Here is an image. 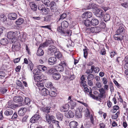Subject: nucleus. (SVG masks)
<instances>
[{"instance_id": "4d7b16f0", "label": "nucleus", "mask_w": 128, "mask_h": 128, "mask_svg": "<svg viewBox=\"0 0 128 128\" xmlns=\"http://www.w3.org/2000/svg\"><path fill=\"white\" fill-rule=\"evenodd\" d=\"M111 92H113L114 90V88L113 85V83L112 82H110L109 84Z\"/></svg>"}, {"instance_id": "5fc2aeb1", "label": "nucleus", "mask_w": 128, "mask_h": 128, "mask_svg": "<svg viewBox=\"0 0 128 128\" xmlns=\"http://www.w3.org/2000/svg\"><path fill=\"white\" fill-rule=\"evenodd\" d=\"M83 51H84V57L86 58L88 54V50L86 48L83 49Z\"/></svg>"}, {"instance_id": "a878e982", "label": "nucleus", "mask_w": 128, "mask_h": 128, "mask_svg": "<svg viewBox=\"0 0 128 128\" xmlns=\"http://www.w3.org/2000/svg\"><path fill=\"white\" fill-rule=\"evenodd\" d=\"M52 77L55 80H58L60 78L61 76L59 73H56L52 74Z\"/></svg>"}, {"instance_id": "412c9836", "label": "nucleus", "mask_w": 128, "mask_h": 128, "mask_svg": "<svg viewBox=\"0 0 128 128\" xmlns=\"http://www.w3.org/2000/svg\"><path fill=\"white\" fill-rule=\"evenodd\" d=\"M29 4L32 10L34 11L36 10L37 6L33 2H30Z\"/></svg>"}, {"instance_id": "c85d7f7f", "label": "nucleus", "mask_w": 128, "mask_h": 128, "mask_svg": "<svg viewBox=\"0 0 128 128\" xmlns=\"http://www.w3.org/2000/svg\"><path fill=\"white\" fill-rule=\"evenodd\" d=\"M92 25L96 26L98 25L99 23V21L96 18H93L91 20Z\"/></svg>"}, {"instance_id": "2eb2a0df", "label": "nucleus", "mask_w": 128, "mask_h": 128, "mask_svg": "<svg viewBox=\"0 0 128 128\" xmlns=\"http://www.w3.org/2000/svg\"><path fill=\"white\" fill-rule=\"evenodd\" d=\"M54 117L52 115L50 116L48 114H46V121L49 124H50L51 122V120H52L54 118Z\"/></svg>"}, {"instance_id": "0eeeda50", "label": "nucleus", "mask_w": 128, "mask_h": 128, "mask_svg": "<svg viewBox=\"0 0 128 128\" xmlns=\"http://www.w3.org/2000/svg\"><path fill=\"white\" fill-rule=\"evenodd\" d=\"M53 41L51 38H48L46 40V41L43 44L40 45V47L44 48L50 44H53Z\"/></svg>"}, {"instance_id": "09e8293b", "label": "nucleus", "mask_w": 128, "mask_h": 128, "mask_svg": "<svg viewBox=\"0 0 128 128\" xmlns=\"http://www.w3.org/2000/svg\"><path fill=\"white\" fill-rule=\"evenodd\" d=\"M45 85L46 87L49 88L53 86V84L51 82H46Z\"/></svg>"}, {"instance_id": "ddd939ff", "label": "nucleus", "mask_w": 128, "mask_h": 128, "mask_svg": "<svg viewBox=\"0 0 128 128\" xmlns=\"http://www.w3.org/2000/svg\"><path fill=\"white\" fill-rule=\"evenodd\" d=\"M23 98L20 96H14L13 98L14 101L16 102H20L23 100Z\"/></svg>"}, {"instance_id": "3c124183", "label": "nucleus", "mask_w": 128, "mask_h": 128, "mask_svg": "<svg viewBox=\"0 0 128 128\" xmlns=\"http://www.w3.org/2000/svg\"><path fill=\"white\" fill-rule=\"evenodd\" d=\"M28 68L31 71H32L34 67L33 64L31 61L29 62L28 64Z\"/></svg>"}, {"instance_id": "a211bd4d", "label": "nucleus", "mask_w": 128, "mask_h": 128, "mask_svg": "<svg viewBox=\"0 0 128 128\" xmlns=\"http://www.w3.org/2000/svg\"><path fill=\"white\" fill-rule=\"evenodd\" d=\"M8 17L9 19L14 20L16 18L17 15L15 13H11L8 14Z\"/></svg>"}, {"instance_id": "f3484780", "label": "nucleus", "mask_w": 128, "mask_h": 128, "mask_svg": "<svg viewBox=\"0 0 128 128\" xmlns=\"http://www.w3.org/2000/svg\"><path fill=\"white\" fill-rule=\"evenodd\" d=\"M27 111V109L26 108H21L18 112V114L20 116H23L25 113Z\"/></svg>"}, {"instance_id": "a19ab883", "label": "nucleus", "mask_w": 128, "mask_h": 128, "mask_svg": "<svg viewBox=\"0 0 128 128\" xmlns=\"http://www.w3.org/2000/svg\"><path fill=\"white\" fill-rule=\"evenodd\" d=\"M49 94L51 96L54 97L57 95V93L54 91L51 90L49 91Z\"/></svg>"}, {"instance_id": "bf43d9fd", "label": "nucleus", "mask_w": 128, "mask_h": 128, "mask_svg": "<svg viewBox=\"0 0 128 128\" xmlns=\"http://www.w3.org/2000/svg\"><path fill=\"white\" fill-rule=\"evenodd\" d=\"M86 82H82V81L80 82L81 86L82 88H85L87 86V85L86 84Z\"/></svg>"}, {"instance_id": "603ef678", "label": "nucleus", "mask_w": 128, "mask_h": 128, "mask_svg": "<svg viewBox=\"0 0 128 128\" xmlns=\"http://www.w3.org/2000/svg\"><path fill=\"white\" fill-rule=\"evenodd\" d=\"M34 118L37 121L40 118V116L38 112H37L36 114L33 116Z\"/></svg>"}, {"instance_id": "9b49d317", "label": "nucleus", "mask_w": 128, "mask_h": 128, "mask_svg": "<svg viewBox=\"0 0 128 128\" xmlns=\"http://www.w3.org/2000/svg\"><path fill=\"white\" fill-rule=\"evenodd\" d=\"M34 85H36L38 87L40 90H42L44 88L42 82H38L34 83Z\"/></svg>"}, {"instance_id": "774afa93", "label": "nucleus", "mask_w": 128, "mask_h": 128, "mask_svg": "<svg viewBox=\"0 0 128 128\" xmlns=\"http://www.w3.org/2000/svg\"><path fill=\"white\" fill-rule=\"evenodd\" d=\"M114 82L118 88H120L121 87V85L119 84L116 80H114Z\"/></svg>"}, {"instance_id": "0e129e2a", "label": "nucleus", "mask_w": 128, "mask_h": 128, "mask_svg": "<svg viewBox=\"0 0 128 128\" xmlns=\"http://www.w3.org/2000/svg\"><path fill=\"white\" fill-rule=\"evenodd\" d=\"M70 107V105L68 104V102L67 104H66L64 105V110L66 111L68 110Z\"/></svg>"}, {"instance_id": "1a4fd4ad", "label": "nucleus", "mask_w": 128, "mask_h": 128, "mask_svg": "<svg viewBox=\"0 0 128 128\" xmlns=\"http://www.w3.org/2000/svg\"><path fill=\"white\" fill-rule=\"evenodd\" d=\"M64 115L68 118H72L74 115V113L72 111H66L64 110Z\"/></svg>"}, {"instance_id": "dca6fc26", "label": "nucleus", "mask_w": 128, "mask_h": 128, "mask_svg": "<svg viewBox=\"0 0 128 128\" xmlns=\"http://www.w3.org/2000/svg\"><path fill=\"white\" fill-rule=\"evenodd\" d=\"M125 31V30L124 28L122 26H120L117 30L116 33L118 34L122 35L124 33Z\"/></svg>"}, {"instance_id": "423d86ee", "label": "nucleus", "mask_w": 128, "mask_h": 128, "mask_svg": "<svg viewBox=\"0 0 128 128\" xmlns=\"http://www.w3.org/2000/svg\"><path fill=\"white\" fill-rule=\"evenodd\" d=\"M13 43L12 48V51H15L18 50L20 48V44L17 41L13 42Z\"/></svg>"}, {"instance_id": "37998d69", "label": "nucleus", "mask_w": 128, "mask_h": 128, "mask_svg": "<svg viewBox=\"0 0 128 128\" xmlns=\"http://www.w3.org/2000/svg\"><path fill=\"white\" fill-rule=\"evenodd\" d=\"M72 31L70 30H68L65 32H64V36H70L72 34Z\"/></svg>"}, {"instance_id": "69168bd1", "label": "nucleus", "mask_w": 128, "mask_h": 128, "mask_svg": "<svg viewBox=\"0 0 128 128\" xmlns=\"http://www.w3.org/2000/svg\"><path fill=\"white\" fill-rule=\"evenodd\" d=\"M20 58H18L14 59L13 61L15 63H16L18 62L20 60Z\"/></svg>"}, {"instance_id": "79ce46f5", "label": "nucleus", "mask_w": 128, "mask_h": 128, "mask_svg": "<svg viewBox=\"0 0 128 128\" xmlns=\"http://www.w3.org/2000/svg\"><path fill=\"white\" fill-rule=\"evenodd\" d=\"M54 55L58 58H61L62 56V55L59 52H56L54 53Z\"/></svg>"}, {"instance_id": "7ed1b4c3", "label": "nucleus", "mask_w": 128, "mask_h": 128, "mask_svg": "<svg viewBox=\"0 0 128 128\" xmlns=\"http://www.w3.org/2000/svg\"><path fill=\"white\" fill-rule=\"evenodd\" d=\"M98 90L100 93H99L98 95V96H95L94 95L92 94L91 92H90L89 93V94L90 95L91 97L97 100L100 101L101 100V98H102L104 95H105L106 92L103 88H100Z\"/></svg>"}, {"instance_id": "9d476101", "label": "nucleus", "mask_w": 128, "mask_h": 128, "mask_svg": "<svg viewBox=\"0 0 128 128\" xmlns=\"http://www.w3.org/2000/svg\"><path fill=\"white\" fill-rule=\"evenodd\" d=\"M56 57H51L48 60V63L50 65H53L56 63Z\"/></svg>"}, {"instance_id": "b1692460", "label": "nucleus", "mask_w": 128, "mask_h": 128, "mask_svg": "<svg viewBox=\"0 0 128 128\" xmlns=\"http://www.w3.org/2000/svg\"><path fill=\"white\" fill-rule=\"evenodd\" d=\"M50 106H46L45 107H42L40 110L44 112L47 113H48L50 112Z\"/></svg>"}, {"instance_id": "864d4df0", "label": "nucleus", "mask_w": 128, "mask_h": 128, "mask_svg": "<svg viewBox=\"0 0 128 128\" xmlns=\"http://www.w3.org/2000/svg\"><path fill=\"white\" fill-rule=\"evenodd\" d=\"M94 4H88L86 7V9L87 10L90 9L91 8H94Z\"/></svg>"}, {"instance_id": "f257e3e1", "label": "nucleus", "mask_w": 128, "mask_h": 128, "mask_svg": "<svg viewBox=\"0 0 128 128\" xmlns=\"http://www.w3.org/2000/svg\"><path fill=\"white\" fill-rule=\"evenodd\" d=\"M26 34L20 33L19 31L10 32L7 33V37L10 39V43H13V42L17 41V38L20 40L23 41L26 39Z\"/></svg>"}, {"instance_id": "5701e85b", "label": "nucleus", "mask_w": 128, "mask_h": 128, "mask_svg": "<svg viewBox=\"0 0 128 128\" xmlns=\"http://www.w3.org/2000/svg\"><path fill=\"white\" fill-rule=\"evenodd\" d=\"M83 23L86 26L88 27L91 26L92 25L91 21L88 20H84Z\"/></svg>"}, {"instance_id": "cd10ccee", "label": "nucleus", "mask_w": 128, "mask_h": 128, "mask_svg": "<svg viewBox=\"0 0 128 128\" xmlns=\"http://www.w3.org/2000/svg\"><path fill=\"white\" fill-rule=\"evenodd\" d=\"M42 47H40V46L37 50V55L39 56H42L44 53V51L41 48H42Z\"/></svg>"}, {"instance_id": "4468645a", "label": "nucleus", "mask_w": 128, "mask_h": 128, "mask_svg": "<svg viewBox=\"0 0 128 128\" xmlns=\"http://www.w3.org/2000/svg\"><path fill=\"white\" fill-rule=\"evenodd\" d=\"M56 50V48L54 46L50 45L48 47V52L50 54L54 53Z\"/></svg>"}, {"instance_id": "39448f33", "label": "nucleus", "mask_w": 128, "mask_h": 128, "mask_svg": "<svg viewBox=\"0 0 128 128\" xmlns=\"http://www.w3.org/2000/svg\"><path fill=\"white\" fill-rule=\"evenodd\" d=\"M64 62L61 61L60 63L58 66H55L54 67L55 70L56 71L62 72L64 71Z\"/></svg>"}, {"instance_id": "f03ea898", "label": "nucleus", "mask_w": 128, "mask_h": 128, "mask_svg": "<svg viewBox=\"0 0 128 128\" xmlns=\"http://www.w3.org/2000/svg\"><path fill=\"white\" fill-rule=\"evenodd\" d=\"M33 74H34V83L38 82H42V80L46 79L45 76L42 74L39 70H33Z\"/></svg>"}, {"instance_id": "6e6552de", "label": "nucleus", "mask_w": 128, "mask_h": 128, "mask_svg": "<svg viewBox=\"0 0 128 128\" xmlns=\"http://www.w3.org/2000/svg\"><path fill=\"white\" fill-rule=\"evenodd\" d=\"M90 32L92 33H98L101 30V28L99 26H95L90 28Z\"/></svg>"}, {"instance_id": "473e14b6", "label": "nucleus", "mask_w": 128, "mask_h": 128, "mask_svg": "<svg viewBox=\"0 0 128 128\" xmlns=\"http://www.w3.org/2000/svg\"><path fill=\"white\" fill-rule=\"evenodd\" d=\"M42 90V94L44 96H46L49 94V91L46 88H44Z\"/></svg>"}, {"instance_id": "680f3d73", "label": "nucleus", "mask_w": 128, "mask_h": 128, "mask_svg": "<svg viewBox=\"0 0 128 128\" xmlns=\"http://www.w3.org/2000/svg\"><path fill=\"white\" fill-rule=\"evenodd\" d=\"M37 121L34 118L33 116H32L30 120V122L32 123H34Z\"/></svg>"}, {"instance_id": "49530a36", "label": "nucleus", "mask_w": 128, "mask_h": 128, "mask_svg": "<svg viewBox=\"0 0 128 128\" xmlns=\"http://www.w3.org/2000/svg\"><path fill=\"white\" fill-rule=\"evenodd\" d=\"M6 74L3 71H0V79H3L5 77Z\"/></svg>"}, {"instance_id": "6ab92c4d", "label": "nucleus", "mask_w": 128, "mask_h": 128, "mask_svg": "<svg viewBox=\"0 0 128 128\" xmlns=\"http://www.w3.org/2000/svg\"><path fill=\"white\" fill-rule=\"evenodd\" d=\"M114 39L117 40L122 41L123 39V36L119 34H118L116 33L114 35Z\"/></svg>"}, {"instance_id": "72a5a7b5", "label": "nucleus", "mask_w": 128, "mask_h": 128, "mask_svg": "<svg viewBox=\"0 0 128 128\" xmlns=\"http://www.w3.org/2000/svg\"><path fill=\"white\" fill-rule=\"evenodd\" d=\"M91 69L93 71V72H94L96 73H98L100 70L99 68L98 67H95L94 65L92 66Z\"/></svg>"}, {"instance_id": "c9c22d12", "label": "nucleus", "mask_w": 128, "mask_h": 128, "mask_svg": "<svg viewBox=\"0 0 128 128\" xmlns=\"http://www.w3.org/2000/svg\"><path fill=\"white\" fill-rule=\"evenodd\" d=\"M49 11L50 9L49 8H45L44 7L40 13L43 14H47L49 12Z\"/></svg>"}, {"instance_id": "e433bc0d", "label": "nucleus", "mask_w": 128, "mask_h": 128, "mask_svg": "<svg viewBox=\"0 0 128 128\" xmlns=\"http://www.w3.org/2000/svg\"><path fill=\"white\" fill-rule=\"evenodd\" d=\"M0 19L2 22H4L6 20L7 18L5 14H2L0 16Z\"/></svg>"}, {"instance_id": "e2e57ef3", "label": "nucleus", "mask_w": 128, "mask_h": 128, "mask_svg": "<svg viewBox=\"0 0 128 128\" xmlns=\"http://www.w3.org/2000/svg\"><path fill=\"white\" fill-rule=\"evenodd\" d=\"M7 91V89L6 88H3L0 90L1 93L2 94H4Z\"/></svg>"}, {"instance_id": "a18cd8bd", "label": "nucleus", "mask_w": 128, "mask_h": 128, "mask_svg": "<svg viewBox=\"0 0 128 128\" xmlns=\"http://www.w3.org/2000/svg\"><path fill=\"white\" fill-rule=\"evenodd\" d=\"M94 78V76L92 74H90L87 76L88 80H93Z\"/></svg>"}, {"instance_id": "8fccbe9b", "label": "nucleus", "mask_w": 128, "mask_h": 128, "mask_svg": "<svg viewBox=\"0 0 128 128\" xmlns=\"http://www.w3.org/2000/svg\"><path fill=\"white\" fill-rule=\"evenodd\" d=\"M120 114V112H118L116 114L113 115L112 117V119H116L118 117V116Z\"/></svg>"}, {"instance_id": "4be33fe9", "label": "nucleus", "mask_w": 128, "mask_h": 128, "mask_svg": "<svg viewBox=\"0 0 128 128\" xmlns=\"http://www.w3.org/2000/svg\"><path fill=\"white\" fill-rule=\"evenodd\" d=\"M68 104L69 105H70V108L72 110L74 109L76 105V103L74 102H73L72 100L68 102Z\"/></svg>"}, {"instance_id": "7c9ffc66", "label": "nucleus", "mask_w": 128, "mask_h": 128, "mask_svg": "<svg viewBox=\"0 0 128 128\" xmlns=\"http://www.w3.org/2000/svg\"><path fill=\"white\" fill-rule=\"evenodd\" d=\"M0 41V44L4 46L6 45L8 43V40L6 38L2 39Z\"/></svg>"}, {"instance_id": "2f4dec72", "label": "nucleus", "mask_w": 128, "mask_h": 128, "mask_svg": "<svg viewBox=\"0 0 128 128\" xmlns=\"http://www.w3.org/2000/svg\"><path fill=\"white\" fill-rule=\"evenodd\" d=\"M7 106L8 108L12 109H14L16 108V106L11 101H9L8 102Z\"/></svg>"}, {"instance_id": "4c0bfd02", "label": "nucleus", "mask_w": 128, "mask_h": 128, "mask_svg": "<svg viewBox=\"0 0 128 128\" xmlns=\"http://www.w3.org/2000/svg\"><path fill=\"white\" fill-rule=\"evenodd\" d=\"M52 16L48 15L46 17L43 18L42 20L46 22H49L52 19Z\"/></svg>"}, {"instance_id": "338daca9", "label": "nucleus", "mask_w": 128, "mask_h": 128, "mask_svg": "<svg viewBox=\"0 0 128 128\" xmlns=\"http://www.w3.org/2000/svg\"><path fill=\"white\" fill-rule=\"evenodd\" d=\"M18 117V115L17 114V113L16 112H15L13 115L12 116L11 118V119H15L16 118Z\"/></svg>"}, {"instance_id": "6e6d98bb", "label": "nucleus", "mask_w": 128, "mask_h": 128, "mask_svg": "<svg viewBox=\"0 0 128 128\" xmlns=\"http://www.w3.org/2000/svg\"><path fill=\"white\" fill-rule=\"evenodd\" d=\"M96 86L97 88H100L102 86V84L100 82H97L96 84Z\"/></svg>"}, {"instance_id": "aec40b11", "label": "nucleus", "mask_w": 128, "mask_h": 128, "mask_svg": "<svg viewBox=\"0 0 128 128\" xmlns=\"http://www.w3.org/2000/svg\"><path fill=\"white\" fill-rule=\"evenodd\" d=\"M78 123L74 121L71 122L70 123V128H77L78 126Z\"/></svg>"}, {"instance_id": "052dcab7", "label": "nucleus", "mask_w": 128, "mask_h": 128, "mask_svg": "<svg viewBox=\"0 0 128 128\" xmlns=\"http://www.w3.org/2000/svg\"><path fill=\"white\" fill-rule=\"evenodd\" d=\"M99 126L100 128H106V124L103 122L100 123Z\"/></svg>"}, {"instance_id": "13d9d810", "label": "nucleus", "mask_w": 128, "mask_h": 128, "mask_svg": "<svg viewBox=\"0 0 128 128\" xmlns=\"http://www.w3.org/2000/svg\"><path fill=\"white\" fill-rule=\"evenodd\" d=\"M44 5H39L38 6V10H40V13L41 12L42 10L44 8Z\"/></svg>"}, {"instance_id": "bb28decb", "label": "nucleus", "mask_w": 128, "mask_h": 128, "mask_svg": "<svg viewBox=\"0 0 128 128\" xmlns=\"http://www.w3.org/2000/svg\"><path fill=\"white\" fill-rule=\"evenodd\" d=\"M64 68H65V73L67 75H69L70 74V68L68 67V64L65 62Z\"/></svg>"}, {"instance_id": "ea45409f", "label": "nucleus", "mask_w": 128, "mask_h": 128, "mask_svg": "<svg viewBox=\"0 0 128 128\" xmlns=\"http://www.w3.org/2000/svg\"><path fill=\"white\" fill-rule=\"evenodd\" d=\"M31 102V100L28 98L25 97L24 99V102L25 104L29 105L30 104Z\"/></svg>"}, {"instance_id": "58836bf2", "label": "nucleus", "mask_w": 128, "mask_h": 128, "mask_svg": "<svg viewBox=\"0 0 128 128\" xmlns=\"http://www.w3.org/2000/svg\"><path fill=\"white\" fill-rule=\"evenodd\" d=\"M110 16L108 14H106L104 16V20L105 22L109 20L110 18Z\"/></svg>"}, {"instance_id": "f8f14e48", "label": "nucleus", "mask_w": 128, "mask_h": 128, "mask_svg": "<svg viewBox=\"0 0 128 128\" xmlns=\"http://www.w3.org/2000/svg\"><path fill=\"white\" fill-rule=\"evenodd\" d=\"M92 12H84L82 14V17L83 18H90L92 16Z\"/></svg>"}, {"instance_id": "c03bdc74", "label": "nucleus", "mask_w": 128, "mask_h": 128, "mask_svg": "<svg viewBox=\"0 0 128 128\" xmlns=\"http://www.w3.org/2000/svg\"><path fill=\"white\" fill-rule=\"evenodd\" d=\"M16 84L17 86L22 88H23L24 87L22 82L19 80H17L16 81Z\"/></svg>"}, {"instance_id": "20e7f679", "label": "nucleus", "mask_w": 128, "mask_h": 128, "mask_svg": "<svg viewBox=\"0 0 128 128\" xmlns=\"http://www.w3.org/2000/svg\"><path fill=\"white\" fill-rule=\"evenodd\" d=\"M94 14L96 17L101 18L104 15V11L101 9L98 8L96 10Z\"/></svg>"}, {"instance_id": "c756f323", "label": "nucleus", "mask_w": 128, "mask_h": 128, "mask_svg": "<svg viewBox=\"0 0 128 128\" xmlns=\"http://www.w3.org/2000/svg\"><path fill=\"white\" fill-rule=\"evenodd\" d=\"M13 114V111L10 109L7 110L4 112L5 115L7 116L12 115Z\"/></svg>"}, {"instance_id": "393cba45", "label": "nucleus", "mask_w": 128, "mask_h": 128, "mask_svg": "<svg viewBox=\"0 0 128 128\" xmlns=\"http://www.w3.org/2000/svg\"><path fill=\"white\" fill-rule=\"evenodd\" d=\"M63 25V26L64 27V22H62L61 23V26H60L58 27L57 30L58 31L60 32L61 34H64V29L62 28V26Z\"/></svg>"}, {"instance_id": "de8ad7c7", "label": "nucleus", "mask_w": 128, "mask_h": 128, "mask_svg": "<svg viewBox=\"0 0 128 128\" xmlns=\"http://www.w3.org/2000/svg\"><path fill=\"white\" fill-rule=\"evenodd\" d=\"M55 70V67L54 68L49 69L48 70V73L50 74H52Z\"/></svg>"}, {"instance_id": "f704fd0d", "label": "nucleus", "mask_w": 128, "mask_h": 128, "mask_svg": "<svg viewBox=\"0 0 128 128\" xmlns=\"http://www.w3.org/2000/svg\"><path fill=\"white\" fill-rule=\"evenodd\" d=\"M24 22V20L23 19L20 18L17 20L16 21L15 23L17 25H20L22 24Z\"/></svg>"}]
</instances>
